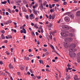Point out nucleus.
Returning <instances> with one entry per match:
<instances>
[{
    "label": "nucleus",
    "mask_w": 80,
    "mask_h": 80,
    "mask_svg": "<svg viewBox=\"0 0 80 80\" xmlns=\"http://www.w3.org/2000/svg\"><path fill=\"white\" fill-rule=\"evenodd\" d=\"M35 20H36V22L38 21V18H35Z\"/></svg>",
    "instance_id": "nucleus-37"
},
{
    "label": "nucleus",
    "mask_w": 80,
    "mask_h": 80,
    "mask_svg": "<svg viewBox=\"0 0 80 80\" xmlns=\"http://www.w3.org/2000/svg\"><path fill=\"white\" fill-rule=\"evenodd\" d=\"M25 17H26L27 19H28V18H29L28 15H26Z\"/></svg>",
    "instance_id": "nucleus-36"
},
{
    "label": "nucleus",
    "mask_w": 80,
    "mask_h": 80,
    "mask_svg": "<svg viewBox=\"0 0 80 80\" xmlns=\"http://www.w3.org/2000/svg\"><path fill=\"white\" fill-rule=\"evenodd\" d=\"M3 43H8L7 40H5V41H3Z\"/></svg>",
    "instance_id": "nucleus-28"
},
{
    "label": "nucleus",
    "mask_w": 80,
    "mask_h": 80,
    "mask_svg": "<svg viewBox=\"0 0 80 80\" xmlns=\"http://www.w3.org/2000/svg\"><path fill=\"white\" fill-rule=\"evenodd\" d=\"M28 51L29 52H32V49H29Z\"/></svg>",
    "instance_id": "nucleus-52"
},
{
    "label": "nucleus",
    "mask_w": 80,
    "mask_h": 80,
    "mask_svg": "<svg viewBox=\"0 0 80 80\" xmlns=\"http://www.w3.org/2000/svg\"><path fill=\"white\" fill-rule=\"evenodd\" d=\"M61 34L62 36V37H66L67 36V34H66L65 32H61Z\"/></svg>",
    "instance_id": "nucleus-4"
},
{
    "label": "nucleus",
    "mask_w": 80,
    "mask_h": 80,
    "mask_svg": "<svg viewBox=\"0 0 80 80\" xmlns=\"http://www.w3.org/2000/svg\"><path fill=\"white\" fill-rule=\"evenodd\" d=\"M0 64H1V65H3V62H2V61H0Z\"/></svg>",
    "instance_id": "nucleus-60"
},
{
    "label": "nucleus",
    "mask_w": 80,
    "mask_h": 80,
    "mask_svg": "<svg viewBox=\"0 0 80 80\" xmlns=\"http://www.w3.org/2000/svg\"><path fill=\"white\" fill-rule=\"evenodd\" d=\"M49 54V52H47L45 53V54L46 55H48Z\"/></svg>",
    "instance_id": "nucleus-33"
},
{
    "label": "nucleus",
    "mask_w": 80,
    "mask_h": 80,
    "mask_svg": "<svg viewBox=\"0 0 80 80\" xmlns=\"http://www.w3.org/2000/svg\"><path fill=\"white\" fill-rule=\"evenodd\" d=\"M7 22L8 23V24L9 23H11V20H10L7 21Z\"/></svg>",
    "instance_id": "nucleus-25"
},
{
    "label": "nucleus",
    "mask_w": 80,
    "mask_h": 80,
    "mask_svg": "<svg viewBox=\"0 0 80 80\" xmlns=\"http://www.w3.org/2000/svg\"><path fill=\"white\" fill-rule=\"evenodd\" d=\"M29 17L30 18V20H32V19H33L35 18V17H34L33 14H31L29 16Z\"/></svg>",
    "instance_id": "nucleus-5"
},
{
    "label": "nucleus",
    "mask_w": 80,
    "mask_h": 80,
    "mask_svg": "<svg viewBox=\"0 0 80 80\" xmlns=\"http://www.w3.org/2000/svg\"><path fill=\"white\" fill-rule=\"evenodd\" d=\"M27 73L28 75H30V74H31L30 72H28Z\"/></svg>",
    "instance_id": "nucleus-62"
},
{
    "label": "nucleus",
    "mask_w": 80,
    "mask_h": 80,
    "mask_svg": "<svg viewBox=\"0 0 80 80\" xmlns=\"http://www.w3.org/2000/svg\"><path fill=\"white\" fill-rule=\"evenodd\" d=\"M15 11L16 12H18V10L17 9H15Z\"/></svg>",
    "instance_id": "nucleus-58"
},
{
    "label": "nucleus",
    "mask_w": 80,
    "mask_h": 80,
    "mask_svg": "<svg viewBox=\"0 0 80 80\" xmlns=\"http://www.w3.org/2000/svg\"><path fill=\"white\" fill-rule=\"evenodd\" d=\"M72 19H73L74 18V17H75V16L73 14H71V15L69 16Z\"/></svg>",
    "instance_id": "nucleus-13"
},
{
    "label": "nucleus",
    "mask_w": 80,
    "mask_h": 80,
    "mask_svg": "<svg viewBox=\"0 0 80 80\" xmlns=\"http://www.w3.org/2000/svg\"><path fill=\"white\" fill-rule=\"evenodd\" d=\"M14 62H16V59H15V58H14Z\"/></svg>",
    "instance_id": "nucleus-56"
},
{
    "label": "nucleus",
    "mask_w": 80,
    "mask_h": 80,
    "mask_svg": "<svg viewBox=\"0 0 80 80\" xmlns=\"http://www.w3.org/2000/svg\"><path fill=\"white\" fill-rule=\"evenodd\" d=\"M39 38H42V36L40 35L39 36Z\"/></svg>",
    "instance_id": "nucleus-61"
},
{
    "label": "nucleus",
    "mask_w": 80,
    "mask_h": 80,
    "mask_svg": "<svg viewBox=\"0 0 80 80\" xmlns=\"http://www.w3.org/2000/svg\"><path fill=\"white\" fill-rule=\"evenodd\" d=\"M55 4H53L52 5V7H55Z\"/></svg>",
    "instance_id": "nucleus-51"
},
{
    "label": "nucleus",
    "mask_w": 80,
    "mask_h": 80,
    "mask_svg": "<svg viewBox=\"0 0 80 80\" xmlns=\"http://www.w3.org/2000/svg\"><path fill=\"white\" fill-rule=\"evenodd\" d=\"M6 15H9V13H8V12H6Z\"/></svg>",
    "instance_id": "nucleus-45"
},
{
    "label": "nucleus",
    "mask_w": 80,
    "mask_h": 80,
    "mask_svg": "<svg viewBox=\"0 0 80 80\" xmlns=\"http://www.w3.org/2000/svg\"><path fill=\"white\" fill-rule=\"evenodd\" d=\"M43 51H44V52H47V49H42Z\"/></svg>",
    "instance_id": "nucleus-29"
},
{
    "label": "nucleus",
    "mask_w": 80,
    "mask_h": 80,
    "mask_svg": "<svg viewBox=\"0 0 80 80\" xmlns=\"http://www.w3.org/2000/svg\"><path fill=\"white\" fill-rule=\"evenodd\" d=\"M34 27L36 28L37 29H38V27H37V24H35L34 25Z\"/></svg>",
    "instance_id": "nucleus-21"
},
{
    "label": "nucleus",
    "mask_w": 80,
    "mask_h": 80,
    "mask_svg": "<svg viewBox=\"0 0 80 80\" xmlns=\"http://www.w3.org/2000/svg\"><path fill=\"white\" fill-rule=\"evenodd\" d=\"M30 72H31V73H33V71H32V70L31 69L30 70Z\"/></svg>",
    "instance_id": "nucleus-42"
},
{
    "label": "nucleus",
    "mask_w": 80,
    "mask_h": 80,
    "mask_svg": "<svg viewBox=\"0 0 80 80\" xmlns=\"http://www.w3.org/2000/svg\"><path fill=\"white\" fill-rule=\"evenodd\" d=\"M24 58V60H30V58L28 57H27L25 56Z\"/></svg>",
    "instance_id": "nucleus-15"
},
{
    "label": "nucleus",
    "mask_w": 80,
    "mask_h": 80,
    "mask_svg": "<svg viewBox=\"0 0 80 80\" xmlns=\"http://www.w3.org/2000/svg\"><path fill=\"white\" fill-rule=\"evenodd\" d=\"M71 15V12H68V16L69 17Z\"/></svg>",
    "instance_id": "nucleus-31"
},
{
    "label": "nucleus",
    "mask_w": 80,
    "mask_h": 80,
    "mask_svg": "<svg viewBox=\"0 0 80 80\" xmlns=\"http://www.w3.org/2000/svg\"><path fill=\"white\" fill-rule=\"evenodd\" d=\"M77 9H74L72 10L73 12H75V11H77Z\"/></svg>",
    "instance_id": "nucleus-55"
},
{
    "label": "nucleus",
    "mask_w": 80,
    "mask_h": 80,
    "mask_svg": "<svg viewBox=\"0 0 80 80\" xmlns=\"http://www.w3.org/2000/svg\"><path fill=\"white\" fill-rule=\"evenodd\" d=\"M67 66L69 68L70 67H71V65L69 64V63H68V64L67 65Z\"/></svg>",
    "instance_id": "nucleus-41"
},
{
    "label": "nucleus",
    "mask_w": 80,
    "mask_h": 80,
    "mask_svg": "<svg viewBox=\"0 0 80 80\" xmlns=\"http://www.w3.org/2000/svg\"><path fill=\"white\" fill-rule=\"evenodd\" d=\"M78 63H80V58L78 60Z\"/></svg>",
    "instance_id": "nucleus-57"
},
{
    "label": "nucleus",
    "mask_w": 80,
    "mask_h": 80,
    "mask_svg": "<svg viewBox=\"0 0 80 80\" xmlns=\"http://www.w3.org/2000/svg\"><path fill=\"white\" fill-rule=\"evenodd\" d=\"M63 4L64 5H67V2H64Z\"/></svg>",
    "instance_id": "nucleus-30"
},
{
    "label": "nucleus",
    "mask_w": 80,
    "mask_h": 80,
    "mask_svg": "<svg viewBox=\"0 0 80 80\" xmlns=\"http://www.w3.org/2000/svg\"><path fill=\"white\" fill-rule=\"evenodd\" d=\"M39 62L40 63H43V61L42 60L41 61V60H39Z\"/></svg>",
    "instance_id": "nucleus-47"
},
{
    "label": "nucleus",
    "mask_w": 80,
    "mask_h": 80,
    "mask_svg": "<svg viewBox=\"0 0 80 80\" xmlns=\"http://www.w3.org/2000/svg\"><path fill=\"white\" fill-rule=\"evenodd\" d=\"M62 27L63 28L65 29V30H69V27L67 25H63Z\"/></svg>",
    "instance_id": "nucleus-2"
},
{
    "label": "nucleus",
    "mask_w": 80,
    "mask_h": 80,
    "mask_svg": "<svg viewBox=\"0 0 80 80\" xmlns=\"http://www.w3.org/2000/svg\"><path fill=\"white\" fill-rule=\"evenodd\" d=\"M4 25H8V23L7 22H5L4 23Z\"/></svg>",
    "instance_id": "nucleus-50"
},
{
    "label": "nucleus",
    "mask_w": 80,
    "mask_h": 80,
    "mask_svg": "<svg viewBox=\"0 0 80 80\" xmlns=\"http://www.w3.org/2000/svg\"><path fill=\"white\" fill-rule=\"evenodd\" d=\"M9 68L10 69H11V68H13V66H12V64H9Z\"/></svg>",
    "instance_id": "nucleus-11"
},
{
    "label": "nucleus",
    "mask_w": 80,
    "mask_h": 80,
    "mask_svg": "<svg viewBox=\"0 0 80 80\" xmlns=\"http://www.w3.org/2000/svg\"><path fill=\"white\" fill-rule=\"evenodd\" d=\"M46 71L47 72H50V70H49L48 68H46Z\"/></svg>",
    "instance_id": "nucleus-40"
},
{
    "label": "nucleus",
    "mask_w": 80,
    "mask_h": 80,
    "mask_svg": "<svg viewBox=\"0 0 80 80\" xmlns=\"http://www.w3.org/2000/svg\"><path fill=\"white\" fill-rule=\"evenodd\" d=\"M47 1H44V3L43 4V6H45V5H46V4H47Z\"/></svg>",
    "instance_id": "nucleus-19"
},
{
    "label": "nucleus",
    "mask_w": 80,
    "mask_h": 80,
    "mask_svg": "<svg viewBox=\"0 0 80 80\" xmlns=\"http://www.w3.org/2000/svg\"><path fill=\"white\" fill-rule=\"evenodd\" d=\"M78 57H80V53H79L78 54Z\"/></svg>",
    "instance_id": "nucleus-64"
},
{
    "label": "nucleus",
    "mask_w": 80,
    "mask_h": 80,
    "mask_svg": "<svg viewBox=\"0 0 80 80\" xmlns=\"http://www.w3.org/2000/svg\"><path fill=\"white\" fill-rule=\"evenodd\" d=\"M52 15H51V14H50L49 15V19H52Z\"/></svg>",
    "instance_id": "nucleus-38"
},
{
    "label": "nucleus",
    "mask_w": 80,
    "mask_h": 80,
    "mask_svg": "<svg viewBox=\"0 0 80 80\" xmlns=\"http://www.w3.org/2000/svg\"><path fill=\"white\" fill-rule=\"evenodd\" d=\"M64 20L66 22H68L70 21V18L68 16H66L64 18Z\"/></svg>",
    "instance_id": "nucleus-3"
},
{
    "label": "nucleus",
    "mask_w": 80,
    "mask_h": 80,
    "mask_svg": "<svg viewBox=\"0 0 80 80\" xmlns=\"http://www.w3.org/2000/svg\"><path fill=\"white\" fill-rule=\"evenodd\" d=\"M74 79L75 80H79V78H78V76L75 75L74 77Z\"/></svg>",
    "instance_id": "nucleus-7"
},
{
    "label": "nucleus",
    "mask_w": 80,
    "mask_h": 80,
    "mask_svg": "<svg viewBox=\"0 0 80 80\" xmlns=\"http://www.w3.org/2000/svg\"><path fill=\"white\" fill-rule=\"evenodd\" d=\"M53 0L54 2H59V1H60V0Z\"/></svg>",
    "instance_id": "nucleus-35"
},
{
    "label": "nucleus",
    "mask_w": 80,
    "mask_h": 80,
    "mask_svg": "<svg viewBox=\"0 0 80 80\" xmlns=\"http://www.w3.org/2000/svg\"><path fill=\"white\" fill-rule=\"evenodd\" d=\"M33 12H34V13L35 15H37V11H34Z\"/></svg>",
    "instance_id": "nucleus-23"
},
{
    "label": "nucleus",
    "mask_w": 80,
    "mask_h": 80,
    "mask_svg": "<svg viewBox=\"0 0 80 80\" xmlns=\"http://www.w3.org/2000/svg\"><path fill=\"white\" fill-rule=\"evenodd\" d=\"M25 68V66L23 65H21L20 66V69L21 70H23Z\"/></svg>",
    "instance_id": "nucleus-6"
},
{
    "label": "nucleus",
    "mask_w": 80,
    "mask_h": 80,
    "mask_svg": "<svg viewBox=\"0 0 80 80\" xmlns=\"http://www.w3.org/2000/svg\"><path fill=\"white\" fill-rule=\"evenodd\" d=\"M71 32H72V33L74 32V30L73 29H71Z\"/></svg>",
    "instance_id": "nucleus-46"
},
{
    "label": "nucleus",
    "mask_w": 80,
    "mask_h": 80,
    "mask_svg": "<svg viewBox=\"0 0 80 80\" xmlns=\"http://www.w3.org/2000/svg\"><path fill=\"white\" fill-rule=\"evenodd\" d=\"M49 46L50 47H51V48H52V49H53V50H55V48H54V47H53V45L51 44H50L49 45Z\"/></svg>",
    "instance_id": "nucleus-18"
},
{
    "label": "nucleus",
    "mask_w": 80,
    "mask_h": 80,
    "mask_svg": "<svg viewBox=\"0 0 80 80\" xmlns=\"http://www.w3.org/2000/svg\"><path fill=\"white\" fill-rule=\"evenodd\" d=\"M70 52H69V54L71 58H73V57H75V53L73 52L72 53V51H70Z\"/></svg>",
    "instance_id": "nucleus-1"
},
{
    "label": "nucleus",
    "mask_w": 80,
    "mask_h": 80,
    "mask_svg": "<svg viewBox=\"0 0 80 80\" xmlns=\"http://www.w3.org/2000/svg\"><path fill=\"white\" fill-rule=\"evenodd\" d=\"M34 4H35V2L33 1L31 4H29V7H30V8H32V7L33 5H34Z\"/></svg>",
    "instance_id": "nucleus-10"
},
{
    "label": "nucleus",
    "mask_w": 80,
    "mask_h": 80,
    "mask_svg": "<svg viewBox=\"0 0 80 80\" xmlns=\"http://www.w3.org/2000/svg\"><path fill=\"white\" fill-rule=\"evenodd\" d=\"M40 8L41 10L43 9V4H42V3H41V5L40 6Z\"/></svg>",
    "instance_id": "nucleus-12"
},
{
    "label": "nucleus",
    "mask_w": 80,
    "mask_h": 80,
    "mask_svg": "<svg viewBox=\"0 0 80 80\" xmlns=\"http://www.w3.org/2000/svg\"><path fill=\"white\" fill-rule=\"evenodd\" d=\"M49 8H52V5L50 4L49 5Z\"/></svg>",
    "instance_id": "nucleus-34"
},
{
    "label": "nucleus",
    "mask_w": 80,
    "mask_h": 80,
    "mask_svg": "<svg viewBox=\"0 0 80 80\" xmlns=\"http://www.w3.org/2000/svg\"><path fill=\"white\" fill-rule=\"evenodd\" d=\"M52 24L50 23V25L48 26V28H52Z\"/></svg>",
    "instance_id": "nucleus-20"
},
{
    "label": "nucleus",
    "mask_w": 80,
    "mask_h": 80,
    "mask_svg": "<svg viewBox=\"0 0 80 80\" xmlns=\"http://www.w3.org/2000/svg\"><path fill=\"white\" fill-rule=\"evenodd\" d=\"M1 32L2 33H5V31L4 30L1 31Z\"/></svg>",
    "instance_id": "nucleus-43"
},
{
    "label": "nucleus",
    "mask_w": 80,
    "mask_h": 80,
    "mask_svg": "<svg viewBox=\"0 0 80 80\" xmlns=\"http://www.w3.org/2000/svg\"><path fill=\"white\" fill-rule=\"evenodd\" d=\"M8 37L9 38H12V36L10 35H8Z\"/></svg>",
    "instance_id": "nucleus-27"
},
{
    "label": "nucleus",
    "mask_w": 80,
    "mask_h": 80,
    "mask_svg": "<svg viewBox=\"0 0 80 80\" xmlns=\"http://www.w3.org/2000/svg\"><path fill=\"white\" fill-rule=\"evenodd\" d=\"M8 11L9 12H10V13H12V11H11V10L9 8H8Z\"/></svg>",
    "instance_id": "nucleus-22"
},
{
    "label": "nucleus",
    "mask_w": 80,
    "mask_h": 80,
    "mask_svg": "<svg viewBox=\"0 0 80 80\" xmlns=\"http://www.w3.org/2000/svg\"><path fill=\"white\" fill-rule=\"evenodd\" d=\"M2 39H5V36H2Z\"/></svg>",
    "instance_id": "nucleus-49"
},
{
    "label": "nucleus",
    "mask_w": 80,
    "mask_h": 80,
    "mask_svg": "<svg viewBox=\"0 0 80 80\" xmlns=\"http://www.w3.org/2000/svg\"><path fill=\"white\" fill-rule=\"evenodd\" d=\"M53 9H51L50 10V12H51V13H52L53 12Z\"/></svg>",
    "instance_id": "nucleus-48"
},
{
    "label": "nucleus",
    "mask_w": 80,
    "mask_h": 80,
    "mask_svg": "<svg viewBox=\"0 0 80 80\" xmlns=\"http://www.w3.org/2000/svg\"><path fill=\"white\" fill-rule=\"evenodd\" d=\"M37 78L38 79H40V78H41V77L40 76L38 77Z\"/></svg>",
    "instance_id": "nucleus-54"
},
{
    "label": "nucleus",
    "mask_w": 80,
    "mask_h": 80,
    "mask_svg": "<svg viewBox=\"0 0 80 80\" xmlns=\"http://www.w3.org/2000/svg\"><path fill=\"white\" fill-rule=\"evenodd\" d=\"M23 12H27V9H24L22 10Z\"/></svg>",
    "instance_id": "nucleus-26"
},
{
    "label": "nucleus",
    "mask_w": 80,
    "mask_h": 80,
    "mask_svg": "<svg viewBox=\"0 0 80 80\" xmlns=\"http://www.w3.org/2000/svg\"><path fill=\"white\" fill-rule=\"evenodd\" d=\"M7 1H5L3 2H1V3L2 4H4V5H5V4H6V3H7Z\"/></svg>",
    "instance_id": "nucleus-17"
},
{
    "label": "nucleus",
    "mask_w": 80,
    "mask_h": 80,
    "mask_svg": "<svg viewBox=\"0 0 80 80\" xmlns=\"http://www.w3.org/2000/svg\"><path fill=\"white\" fill-rule=\"evenodd\" d=\"M76 15L77 17H79V16H80V11H78L76 12Z\"/></svg>",
    "instance_id": "nucleus-8"
},
{
    "label": "nucleus",
    "mask_w": 80,
    "mask_h": 80,
    "mask_svg": "<svg viewBox=\"0 0 80 80\" xmlns=\"http://www.w3.org/2000/svg\"><path fill=\"white\" fill-rule=\"evenodd\" d=\"M55 15H53L52 17V20H53V19H54L55 18Z\"/></svg>",
    "instance_id": "nucleus-32"
},
{
    "label": "nucleus",
    "mask_w": 80,
    "mask_h": 80,
    "mask_svg": "<svg viewBox=\"0 0 80 80\" xmlns=\"http://www.w3.org/2000/svg\"><path fill=\"white\" fill-rule=\"evenodd\" d=\"M70 78H71V77L70 75H68L66 77L65 79L66 80H70Z\"/></svg>",
    "instance_id": "nucleus-9"
},
{
    "label": "nucleus",
    "mask_w": 80,
    "mask_h": 80,
    "mask_svg": "<svg viewBox=\"0 0 80 80\" xmlns=\"http://www.w3.org/2000/svg\"><path fill=\"white\" fill-rule=\"evenodd\" d=\"M71 46L73 48H75V47H76V45L75 44H71Z\"/></svg>",
    "instance_id": "nucleus-14"
},
{
    "label": "nucleus",
    "mask_w": 80,
    "mask_h": 80,
    "mask_svg": "<svg viewBox=\"0 0 80 80\" xmlns=\"http://www.w3.org/2000/svg\"><path fill=\"white\" fill-rule=\"evenodd\" d=\"M50 35H49V38L50 39V40H52L53 39H52V34H50Z\"/></svg>",
    "instance_id": "nucleus-16"
},
{
    "label": "nucleus",
    "mask_w": 80,
    "mask_h": 80,
    "mask_svg": "<svg viewBox=\"0 0 80 80\" xmlns=\"http://www.w3.org/2000/svg\"><path fill=\"white\" fill-rule=\"evenodd\" d=\"M29 10L30 12V13H32V10L31 9H30L29 8Z\"/></svg>",
    "instance_id": "nucleus-53"
},
{
    "label": "nucleus",
    "mask_w": 80,
    "mask_h": 80,
    "mask_svg": "<svg viewBox=\"0 0 80 80\" xmlns=\"http://www.w3.org/2000/svg\"><path fill=\"white\" fill-rule=\"evenodd\" d=\"M48 21H47L45 23V25H47V24H48Z\"/></svg>",
    "instance_id": "nucleus-44"
},
{
    "label": "nucleus",
    "mask_w": 80,
    "mask_h": 80,
    "mask_svg": "<svg viewBox=\"0 0 80 80\" xmlns=\"http://www.w3.org/2000/svg\"><path fill=\"white\" fill-rule=\"evenodd\" d=\"M32 35L33 36H34V35H35V33L33 32V31H32L31 32Z\"/></svg>",
    "instance_id": "nucleus-24"
},
{
    "label": "nucleus",
    "mask_w": 80,
    "mask_h": 80,
    "mask_svg": "<svg viewBox=\"0 0 80 80\" xmlns=\"http://www.w3.org/2000/svg\"><path fill=\"white\" fill-rule=\"evenodd\" d=\"M37 44L38 45H40V42H39V41H37Z\"/></svg>",
    "instance_id": "nucleus-59"
},
{
    "label": "nucleus",
    "mask_w": 80,
    "mask_h": 80,
    "mask_svg": "<svg viewBox=\"0 0 80 80\" xmlns=\"http://www.w3.org/2000/svg\"><path fill=\"white\" fill-rule=\"evenodd\" d=\"M42 26H40V27L38 28V30H40V29H42Z\"/></svg>",
    "instance_id": "nucleus-39"
},
{
    "label": "nucleus",
    "mask_w": 80,
    "mask_h": 80,
    "mask_svg": "<svg viewBox=\"0 0 80 80\" xmlns=\"http://www.w3.org/2000/svg\"><path fill=\"white\" fill-rule=\"evenodd\" d=\"M36 35H39L38 33L37 32H36Z\"/></svg>",
    "instance_id": "nucleus-63"
}]
</instances>
